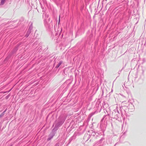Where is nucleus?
Listing matches in <instances>:
<instances>
[{
	"instance_id": "1",
	"label": "nucleus",
	"mask_w": 146,
	"mask_h": 146,
	"mask_svg": "<svg viewBox=\"0 0 146 146\" xmlns=\"http://www.w3.org/2000/svg\"><path fill=\"white\" fill-rule=\"evenodd\" d=\"M5 0H2L1 3V5H3L4 3V2H5Z\"/></svg>"
},
{
	"instance_id": "2",
	"label": "nucleus",
	"mask_w": 146,
	"mask_h": 146,
	"mask_svg": "<svg viewBox=\"0 0 146 146\" xmlns=\"http://www.w3.org/2000/svg\"><path fill=\"white\" fill-rule=\"evenodd\" d=\"M59 66V65H58L57 66H56V67L57 68H58Z\"/></svg>"
},
{
	"instance_id": "3",
	"label": "nucleus",
	"mask_w": 146,
	"mask_h": 146,
	"mask_svg": "<svg viewBox=\"0 0 146 146\" xmlns=\"http://www.w3.org/2000/svg\"><path fill=\"white\" fill-rule=\"evenodd\" d=\"M3 116V114H1L0 115V117H1Z\"/></svg>"
},
{
	"instance_id": "4",
	"label": "nucleus",
	"mask_w": 146,
	"mask_h": 146,
	"mask_svg": "<svg viewBox=\"0 0 146 146\" xmlns=\"http://www.w3.org/2000/svg\"><path fill=\"white\" fill-rule=\"evenodd\" d=\"M60 16H59V22L60 20Z\"/></svg>"
}]
</instances>
